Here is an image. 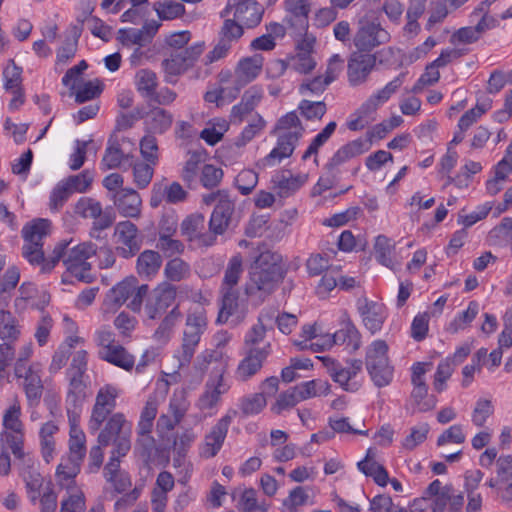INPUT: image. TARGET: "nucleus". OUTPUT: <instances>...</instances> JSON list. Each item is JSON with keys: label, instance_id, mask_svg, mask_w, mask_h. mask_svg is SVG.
I'll return each mask as SVG.
<instances>
[{"label": "nucleus", "instance_id": "1", "mask_svg": "<svg viewBox=\"0 0 512 512\" xmlns=\"http://www.w3.org/2000/svg\"><path fill=\"white\" fill-rule=\"evenodd\" d=\"M51 222L47 219H34L24 225L22 236L23 257L32 265H41L42 272L51 271L64 255V251L70 242L61 241L53 249L49 258L44 257V240L50 234Z\"/></svg>", "mask_w": 512, "mask_h": 512}, {"label": "nucleus", "instance_id": "2", "mask_svg": "<svg viewBox=\"0 0 512 512\" xmlns=\"http://www.w3.org/2000/svg\"><path fill=\"white\" fill-rule=\"evenodd\" d=\"M278 253L265 250L259 254L251 266L249 280L245 284L248 297H257L259 301L270 294L283 279L284 271Z\"/></svg>", "mask_w": 512, "mask_h": 512}, {"label": "nucleus", "instance_id": "3", "mask_svg": "<svg viewBox=\"0 0 512 512\" xmlns=\"http://www.w3.org/2000/svg\"><path fill=\"white\" fill-rule=\"evenodd\" d=\"M207 327L208 318L204 308L196 307L188 311L182 332L181 346L175 355L178 359L179 367H185L190 364Z\"/></svg>", "mask_w": 512, "mask_h": 512}, {"label": "nucleus", "instance_id": "4", "mask_svg": "<svg viewBox=\"0 0 512 512\" xmlns=\"http://www.w3.org/2000/svg\"><path fill=\"white\" fill-rule=\"evenodd\" d=\"M93 341L100 360L128 372L134 368L135 356L116 341L115 333L109 326L104 325L96 329Z\"/></svg>", "mask_w": 512, "mask_h": 512}, {"label": "nucleus", "instance_id": "5", "mask_svg": "<svg viewBox=\"0 0 512 512\" xmlns=\"http://www.w3.org/2000/svg\"><path fill=\"white\" fill-rule=\"evenodd\" d=\"M405 74H399L383 88L374 92L348 119L347 127L351 131H359L374 121L377 109L386 103L404 83Z\"/></svg>", "mask_w": 512, "mask_h": 512}, {"label": "nucleus", "instance_id": "6", "mask_svg": "<svg viewBox=\"0 0 512 512\" xmlns=\"http://www.w3.org/2000/svg\"><path fill=\"white\" fill-rule=\"evenodd\" d=\"M21 416V404L18 399H14L3 411L0 432L2 446L10 449L18 459L24 457L25 426Z\"/></svg>", "mask_w": 512, "mask_h": 512}, {"label": "nucleus", "instance_id": "7", "mask_svg": "<svg viewBox=\"0 0 512 512\" xmlns=\"http://www.w3.org/2000/svg\"><path fill=\"white\" fill-rule=\"evenodd\" d=\"M97 443L103 446L112 445L117 454L131 450L132 424L122 412L107 417L97 432Z\"/></svg>", "mask_w": 512, "mask_h": 512}, {"label": "nucleus", "instance_id": "8", "mask_svg": "<svg viewBox=\"0 0 512 512\" xmlns=\"http://www.w3.org/2000/svg\"><path fill=\"white\" fill-rule=\"evenodd\" d=\"M388 345L384 340H374L366 350L365 365L371 380L377 387L389 385L394 368L388 358Z\"/></svg>", "mask_w": 512, "mask_h": 512}, {"label": "nucleus", "instance_id": "9", "mask_svg": "<svg viewBox=\"0 0 512 512\" xmlns=\"http://www.w3.org/2000/svg\"><path fill=\"white\" fill-rule=\"evenodd\" d=\"M204 49V42H197L184 50L174 51L166 56L161 63L165 82L175 84L180 75L195 65Z\"/></svg>", "mask_w": 512, "mask_h": 512}, {"label": "nucleus", "instance_id": "10", "mask_svg": "<svg viewBox=\"0 0 512 512\" xmlns=\"http://www.w3.org/2000/svg\"><path fill=\"white\" fill-rule=\"evenodd\" d=\"M120 395L121 389L116 384L107 383L98 389L87 423L90 434L98 432L107 417L113 414L117 406V398Z\"/></svg>", "mask_w": 512, "mask_h": 512}, {"label": "nucleus", "instance_id": "11", "mask_svg": "<svg viewBox=\"0 0 512 512\" xmlns=\"http://www.w3.org/2000/svg\"><path fill=\"white\" fill-rule=\"evenodd\" d=\"M327 373L331 379L342 389L348 392H356L362 385V361L352 359L346 362L344 366L334 358L324 356L320 357Z\"/></svg>", "mask_w": 512, "mask_h": 512}, {"label": "nucleus", "instance_id": "12", "mask_svg": "<svg viewBox=\"0 0 512 512\" xmlns=\"http://www.w3.org/2000/svg\"><path fill=\"white\" fill-rule=\"evenodd\" d=\"M69 247V245L67 246ZM97 246L92 242H83L72 248H66L63 261L67 271L83 282H91V264L89 259L96 255Z\"/></svg>", "mask_w": 512, "mask_h": 512}, {"label": "nucleus", "instance_id": "13", "mask_svg": "<svg viewBox=\"0 0 512 512\" xmlns=\"http://www.w3.org/2000/svg\"><path fill=\"white\" fill-rule=\"evenodd\" d=\"M321 343H316V349H330L334 345L343 346L346 351L353 353L361 346V334L347 313L341 317L340 328L333 334L323 335Z\"/></svg>", "mask_w": 512, "mask_h": 512}, {"label": "nucleus", "instance_id": "14", "mask_svg": "<svg viewBox=\"0 0 512 512\" xmlns=\"http://www.w3.org/2000/svg\"><path fill=\"white\" fill-rule=\"evenodd\" d=\"M74 215L86 220H92V230L102 231L109 228L115 217L113 214L104 210L101 202L95 198L83 196L80 197L73 206Z\"/></svg>", "mask_w": 512, "mask_h": 512}, {"label": "nucleus", "instance_id": "15", "mask_svg": "<svg viewBox=\"0 0 512 512\" xmlns=\"http://www.w3.org/2000/svg\"><path fill=\"white\" fill-rule=\"evenodd\" d=\"M390 38L389 32L380 23L362 19L353 36V44L359 51L370 52L376 47L388 43Z\"/></svg>", "mask_w": 512, "mask_h": 512}, {"label": "nucleus", "instance_id": "16", "mask_svg": "<svg viewBox=\"0 0 512 512\" xmlns=\"http://www.w3.org/2000/svg\"><path fill=\"white\" fill-rule=\"evenodd\" d=\"M263 12V7L255 0H227L221 17H228L232 14V19L247 28H253L261 22Z\"/></svg>", "mask_w": 512, "mask_h": 512}, {"label": "nucleus", "instance_id": "17", "mask_svg": "<svg viewBox=\"0 0 512 512\" xmlns=\"http://www.w3.org/2000/svg\"><path fill=\"white\" fill-rule=\"evenodd\" d=\"M236 416L237 411L235 409H229L205 435L204 442L200 447V455L203 458H212L221 450L229 426Z\"/></svg>", "mask_w": 512, "mask_h": 512}, {"label": "nucleus", "instance_id": "18", "mask_svg": "<svg viewBox=\"0 0 512 512\" xmlns=\"http://www.w3.org/2000/svg\"><path fill=\"white\" fill-rule=\"evenodd\" d=\"M41 372L42 369L38 363H32L29 366L19 364L14 367L15 377L22 379L21 385L31 406L38 405L43 394Z\"/></svg>", "mask_w": 512, "mask_h": 512}, {"label": "nucleus", "instance_id": "19", "mask_svg": "<svg viewBox=\"0 0 512 512\" xmlns=\"http://www.w3.org/2000/svg\"><path fill=\"white\" fill-rule=\"evenodd\" d=\"M114 237L116 240V251L123 258H131L141 248L143 237L137 226L131 221L125 220L116 224Z\"/></svg>", "mask_w": 512, "mask_h": 512}, {"label": "nucleus", "instance_id": "20", "mask_svg": "<svg viewBox=\"0 0 512 512\" xmlns=\"http://www.w3.org/2000/svg\"><path fill=\"white\" fill-rule=\"evenodd\" d=\"M230 389V384L224 378V372L211 374L205 384L204 392L198 399L197 406L202 411H212V416L217 412V406L221 402V396Z\"/></svg>", "mask_w": 512, "mask_h": 512}, {"label": "nucleus", "instance_id": "21", "mask_svg": "<svg viewBox=\"0 0 512 512\" xmlns=\"http://www.w3.org/2000/svg\"><path fill=\"white\" fill-rule=\"evenodd\" d=\"M243 26L234 19L227 18L219 31V39L214 48L207 54L209 63L226 57L232 46L243 36Z\"/></svg>", "mask_w": 512, "mask_h": 512}, {"label": "nucleus", "instance_id": "22", "mask_svg": "<svg viewBox=\"0 0 512 512\" xmlns=\"http://www.w3.org/2000/svg\"><path fill=\"white\" fill-rule=\"evenodd\" d=\"M177 296V290L168 283H163L156 287L148 296L145 304V314L149 319L160 317L171 307Z\"/></svg>", "mask_w": 512, "mask_h": 512}, {"label": "nucleus", "instance_id": "23", "mask_svg": "<svg viewBox=\"0 0 512 512\" xmlns=\"http://www.w3.org/2000/svg\"><path fill=\"white\" fill-rule=\"evenodd\" d=\"M271 353V346L267 343L262 348L249 347L244 358L239 362L235 375L240 381H247L256 375L262 368L263 363Z\"/></svg>", "mask_w": 512, "mask_h": 512}, {"label": "nucleus", "instance_id": "24", "mask_svg": "<svg viewBox=\"0 0 512 512\" xmlns=\"http://www.w3.org/2000/svg\"><path fill=\"white\" fill-rule=\"evenodd\" d=\"M312 0H285L284 7L286 11L285 22L298 35H303L309 27V14L311 11Z\"/></svg>", "mask_w": 512, "mask_h": 512}, {"label": "nucleus", "instance_id": "25", "mask_svg": "<svg viewBox=\"0 0 512 512\" xmlns=\"http://www.w3.org/2000/svg\"><path fill=\"white\" fill-rule=\"evenodd\" d=\"M356 308L364 327L372 334L381 330L386 319V311L383 304L360 297L356 301Z\"/></svg>", "mask_w": 512, "mask_h": 512}, {"label": "nucleus", "instance_id": "26", "mask_svg": "<svg viewBox=\"0 0 512 512\" xmlns=\"http://www.w3.org/2000/svg\"><path fill=\"white\" fill-rule=\"evenodd\" d=\"M376 65V57L371 54L354 53L347 65V76L351 86L365 83Z\"/></svg>", "mask_w": 512, "mask_h": 512}, {"label": "nucleus", "instance_id": "27", "mask_svg": "<svg viewBox=\"0 0 512 512\" xmlns=\"http://www.w3.org/2000/svg\"><path fill=\"white\" fill-rule=\"evenodd\" d=\"M372 147V141L369 137H359L341 146L329 159L327 167L335 169L351 159L358 157Z\"/></svg>", "mask_w": 512, "mask_h": 512}, {"label": "nucleus", "instance_id": "28", "mask_svg": "<svg viewBox=\"0 0 512 512\" xmlns=\"http://www.w3.org/2000/svg\"><path fill=\"white\" fill-rule=\"evenodd\" d=\"M299 140L295 136H284L278 134L277 141L273 149L257 165L260 168H270L280 164L284 159L291 157Z\"/></svg>", "mask_w": 512, "mask_h": 512}, {"label": "nucleus", "instance_id": "29", "mask_svg": "<svg viewBox=\"0 0 512 512\" xmlns=\"http://www.w3.org/2000/svg\"><path fill=\"white\" fill-rule=\"evenodd\" d=\"M111 199L121 216L138 218L141 215L142 199L132 188L120 189L112 194Z\"/></svg>", "mask_w": 512, "mask_h": 512}, {"label": "nucleus", "instance_id": "30", "mask_svg": "<svg viewBox=\"0 0 512 512\" xmlns=\"http://www.w3.org/2000/svg\"><path fill=\"white\" fill-rule=\"evenodd\" d=\"M205 218L202 214H191L186 217L180 226L181 233L188 241H197L202 246H212L216 238L212 234L202 233Z\"/></svg>", "mask_w": 512, "mask_h": 512}, {"label": "nucleus", "instance_id": "31", "mask_svg": "<svg viewBox=\"0 0 512 512\" xmlns=\"http://www.w3.org/2000/svg\"><path fill=\"white\" fill-rule=\"evenodd\" d=\"M205 161L206 154L202 151L187 153V158L180 171V178L188 188L193 189L197 186Z\"/></svg>", "mask_w": 512, "mask_h": 512}, {"label": "nucleus", "instance_id": "32", "mask_svg": "<svg viewBox=\"0 0 512 512\" xmlns=\"http://www.w3.org/2000/svg\"><path fill=\"white\" fill-rule=\"evenodd\" d=\"M263 63L264 58L261 54L240 59L234 72L236 83L244 87L254 81L260 75Z\"/></svg>", "mask_w": 512, "mask_h": 512}, {"label": "nucleus", "instance_id": "33", "mask_svg": "<svg viewBox=\"0 0 512 512\" xmlns=\"http://www.w3.org/2000/svg\"><path fill=\"white\" fill-rule=\"evenodd\" d=\"M234 201H222L216 204L209 220V229L212 236L222 235L229 228L234 213Z\"/></svg>", "mask_w": 512, "mask_h": 512}, {"label": "nucleus", "instance_id": "34", "mask_svg": "<svg viewBox=\"0 0 512 512\" xmlns=\"http://www.w3.org/2000/svg\"><path fill=\"white\" fill-rule=\"evenodd\" d=\"M374 254L378 263L391 270H395L400 265L395 256V242L385 235L376 237Z\"/></svg>", "mask_w": 512, "mask_h": 512}, {"label": "nucleus", "instance_id": "35", "mask_svg": "<svg viewBox=\"0 0 512 512\" xmlns=\"http://www.w3.org/2000/svg\"><path fill=\"white\" fill-rule=\"evenodd\" d=\"M280 73H283L287 67L299 74H308L316 68V61L310 51L300 49L295 55L288 58V63L279 60L275 63Z\"/></svg>", "mask_w": 512, "mask_h": 512}, {"label": "nucleus", "instance_id": "36", "mask_svg": "<svg viewBox=\"0 0 512 512\" xmlns=\"http://www.w3.org/2000/svg\"><path fill=\"white\" fill-rule=\"evenodd\" d=\"M82 459H76L70 455H63L56 469V479L65 488L75 485V477L81 469Z\"/></svg>", "mask_w": 512, "mask_h": 512}, {"label": "nucleus", "instance_id": "37", "mask_svg": "<svg viewBox=\"0 0 512 512\" xmlns=\"http://www.w3.org/2000/svg\"><path fill=\"white\" fill-rule=\"evenodd\" d=\"M173 115L160 107L151 109L145 119V127L149 134H163L170 129Z\"/></svg>", "mask_w": 512, "mask_h": 512}, {"label": "nucleus", "instance_id": "38", "mask_svg": "<svg viewBox=\"0 0 512 512\" xmlns=\"http://www.w3.org/2000/svg\"><path fill=\"white\" fill-rule=\"evenodd\" d=\"M136 284L137 280L134 277L119 282L107 294L105 304L112 309L120 307L134 293Z\"/></svg>", "mask_w": 512, "mask_h": 512}, {"label": "nucleus", "instance_id": "39", "mask_svg": "<svg viewBox=\"0 0 512 512\" xmlns=\"http://www.w3.org/2000/svg\"><path fill=\"white\" fill-rule=\"evenodd\" d=\"M162 264V258L159 252L154 250H144L137 258V273L141 277L151 278L155 276Z\"/></svg>", "mask_w": 512, "mask_h": 512}, {"label": "nucleus", "instance_id": "40", "mask_svg": "<svg viewBox=\"0 0 512 512\" xmlns=\"http://www.w3.org/2000/svg\"><path fill=\"white\" fill-rule=\"evenodd\" d=\"M221 292V306L218 314L217 321L225 323L230 316L236 314L240 308V298L237 289H220Z\"/></svg>", "mask_w": 512, "mask_h": 512}, {"label": "nucleus", "instance_id": "41", "mask_svg": "<svg viewBox=\"0 0 512 512\" xmlns=\"http://www.w3.org/2000/svg\"><path fill=\"white\" fill-rule=\"evenodd\" d=\"M181 317L182 313L179 310V307L177 305L174 306L155 330L153 339L159 343H167Z\"/></svg>", "mask_w": 512, "mask_h": 512}, {"label": "nucleus", "instance_id": "42", "mask_svg": "<svg viewBox=\"0 0 512 512\" xmlns=\"http://www.w3.org/2000/svg\"><path fill=\"white\" fill-rule=\"evenodd\" d=\"M86 500L78 486H68L60 503L59 512H85Z\"/></svg>", "mask_w": 512, "mask_h": 512}, {"label": "nucleus", "instance_id": "43", "mask_svg": "<svg viewBox=\"0 0 512 512\" xmlns=\"http://www.w3.org/2000/svg\"><path fill=\"white\" fill-rule=\"evenodd\" d=\"M134 84L142 97L151 99L158 86L157 75L152 70L140 69L135 74Z\"/></svg>", "mask_w": 512, "mask_h": 512}, {"label": "nucleus", "instance_id": "44", "mask_svg": "<svg viewBox=\"0 0 512 512\" xmlns=\"http://www.w3.org/2000/svg\"><path fill=\"white\" fill-rule=\"evenodd\" d=\"M266 125L267 122L260 114H254L236 138L235 145L239 148L244 147L255 137L259 136L266 128Z\"/></svg>", "mask_w": 512, "mask_h": 512}, {"label": "nucleus", "instance_id": "45", "mask_svg": "<svg viewBox=\"0 0 512 512\" xmlns=\"http://www.w3.org/2000/svg\"><path fill=\"white\" fill-rule=\"evenodd\" d=\"M229 129V122L224 118L211 119L201 131L200 138L208 145L214 146L220 142Z\"/></svg>", "mask_w": 512, "mask_h": 512}, {"label": "nucleus", "instance_id": "46", "mask_svg": "<svg viewBox=\"0 0 512 512\" xmlns=\"http://www.w3.org/2000/svg\"><path fill=\"white\" fill-rule=\"evenodd\" d=\"M301 401L314 397L326 396L330 393L331 386L327 381L314 379L302 382L295 386Z\"/></svg>", "mask_w": 512, "mask_h": 512}, {"label": "nucleus", "instance_id": "47", "mask_svg": "<svg viewBox=\"0 0 512 512\" xmlns=\"http://www.w3.org/2000/svg\"><path fill=\"white\" fill-rule=\"evenodd\" d=\"M276 131L284 136H295L296 140H300L304 133V128L296 112H288L282 116L277 124Z\"/></svg>", "mask_w": 512, "mask_h": 512}, {"label": "nucleus", "instance_id": "48", "mask_svg": "<svg viewBox=\"0 0 512 512\" xmlns=\"http://www.w3.org/2000/svg\"><path fill=\"white\" fill-rule=\"evenodd\" d=\"M158 449L152 435H140L136 437L134 454L145 464H150L156 458Z\"/></svg>", "mask_w": 512, "mask_h": 512}, {"label": "nucleus", "instance_id": "49", "mask_svg": "<svg viewBox=\"0 0 512 512\" xmlns=\"http://www.w3.org/2000/svg\"><path fill=\"white\" fill-rule=\"evenodd\" d=\"M243 273V259L240 254L232 256L227 264L224 272L221 288L224 289H237L236 286Z\"/></svg>", "mask_w": 512, "mask_h": 512}, {"label": "nucleus", "instance_id": "50", "mask_svg": "<svg viewBox=\"0 0 512 512\" xmlns=\"http://www.w3.org/2000/svg\"><path fill=\"white\" fill-rule=\"evenodd\" d=\"M413 507L416 511L449 512V489H445L440 496L434 497V499H415Z\"/></svg>", "mask_w": 512, "mask_h": 512}, {"label": "nucleus", "instance_id": "51", "mask_svg": "<svg viewBox=\"0 0 512 512\" xmlns=\"http://www.w3.org/2000/svg\"><path fill=\"white\" fill-rule=\"evenodd\" d=\"M69 385L67 389L66 402L73 406L81 404L86 396V383L83 380L84 375L67 373Z\"/></svg>", "mask_w": 512, "mask_h": 512}, {"label": "nucleus", "instance_id": "52", "mask_svg": "<svg viewBox=\"0 0 512 512\" xmlns=\"http://www.w3.org/2000/svg\"><path fill=\"white\" fill-rule=\"evenodd\" d=\"M480 310L479 303L477 301H470L467 308L458 313L456 317L449 324V331L457 333L460 330L468 327L471 322L476 318Z\"/></svg>", "mask_w": 512, "mask_h": 512}, {"label": "nucleus", "instance_id": "53", "mask_svg": "<svg viewBox=\"0 0 512 512\" xmlns=\"http://www.w3.org/2000/svg\"><path fill=\"white\" fill-rule=\"evenodd\" d=\"M129 158V155H125L117 143H109L102 158V169L108 170L122 167Z\"/></svg>", "mask_w": 512, "mask_h": 512}, {"label": "nucleus", "instance_id": "54", "mask_svg": "<svg viewBox=\"0 0 512 512\" xmlns=\"http://www.w3.org/2000/svg\"><path fill=\"white\" fill-rule=\"evenodd\" d=\"M190 272V265L178 257L169 260L164 267L165 277L173 282H179L188 278Z\"/></svg>", "mask_w": 512, "mask_h": 512}, {"label": "nucleus", "instance_id": "55", "mask_svg": "<svg viewBox=\"0 0 512 512\" xmlns=\"http://www.w3.org/2000/svg\"><path fill=\"white\" fill-rule=\"evenodd\" d=\"M322 336L317 333V327L315 324L304 325L301 329L299 339L295 340L294 343L301 350L310 349L314 352L324 351V349H316V343H321Z\"/></svg>", "mask_w": 512, "mask_h": 512}, {"label": "nucleus", "instance_id": "56", "mask_svg": "<svg viewBox=\"0 0 512 512\" xmlns=\"http://www.w3.org/2000/svg\"><path fill=\"white\" fill-rule=\"evenodd\" d=\"M430 427L428 423H419L410 429V433L402 440V448L412 451L427 439Z\"/></svg>", "mask_w": 512, "mask_h": 512}, {"label": "nucleus", "instance_id": "57", "mask_svg": "<svg viewBox=\"0 0 512 512\" xmlns=\"http://www.w3.org/2000/svg\"><path fill=\"white\" fill-rule=\"evenodd\" d=\"M337 128L335 121L329 122L311 141L308 148L302 155L303 160H307L312 155H316L318 150L331 138Z\"/></svg>", "mask_w": 512, "mask_h": 512}, {"label": "nucleus", "instance_id": "58", "mask_svg": "<svg viewBox=\"0 0 512 512\" xmlns=\"http://www.w3.org/2000/svg\"><path fill=\"white\" fill-rule=\"evenodd\" d=\"M337 128L335 121L329 122L311 141L308 148L302 155L303 160H307L312 155H316L318 150L331 138Z\"/></svg>", "mask_w": 512, "mask_h": 512}, {"label": "nucleus", "instance_id": "59", "mask_svg": "<svg viewBox=\"0 0 512 512\" xmlns=\"http://www.w3.org/2000/svg\"><path fill=\"white\" fill-rule=\"evenodd\" d=\"M358 469L366 476L372 477L380 486H386L389 480L386 469L376 461H359Z\"/></svg>", "mask_w": 512, "mask_h": 512}, {"label": "nucleus", "instance_id": "60", "mask_svg": "<svg viewBox=\"0 0 512 512\" xmlns=\"http://www.w3.org/2000/svg\"><path fill=\"white\" fill-rule=\"evenodd\" d=\"M157 15L162 20H173L185 13V6L174 0H162L154 4Z\"/></svg>", "mask_w": 512, "mask_h": 512}, {"label": "nucleus", "instance_id": "61", "mask_svg": "<svg viewBox=\"0 0 512 512\" xmlns=\"http://www.w3.org/2000/svg\"><path fill=\"white\" fill-rule=\"evenodd\" d=\"M20 330L15 319L9 311L0 309V338L5 341H14L18 338Z\"/></svg>", "mask_w": 512, "mask_h": 512}, {"label": "nucleus", "instance_id": "62", "mask_svg": "<svg viewBox=\"0 0 512 512\" xmlns=\"http://www.w3.org/2000/svg\"><path fill=\"white\" fill-rule=\"evenodd\" d=\"M93 179V172L90 170H84L77 175H72L63 179V181L72 193H85L91 187Z\"/></svg>", "mask_w": 512, "mask_h": 512}, {"label": "nucleus", "instance_id": "63", "mask_svg": "<svg viewBox=\"0 0 512 512\" xmlns=\"http://www.w3.org/2000/svg\"><path fill=\"white\" fill-rule=\"evenodd\" d=\"M494 413V405L491 400L480 398L476 401L471 414V421L477 427H483Z\"/></svg>", "mask_w": 512, "mask_h": 512}, {"label": "nucleus", "instance_id": "64", "mask_svg": "<svg viewBox=\"0 0 512 512\" xmlns=\"http://www.w3.org/2000/svg\"><path fill=\"white\" fill-rule=\"evenodd\" d=\"M267 405L266 397L262 393H255L240 400V410L245 416L259 414Z\"/></svg>", "mask_w": 512, "mask_h": 512}]
</instances>
